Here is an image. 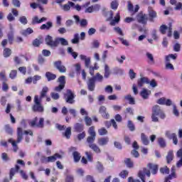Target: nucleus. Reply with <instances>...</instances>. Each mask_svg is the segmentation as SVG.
I'll return each mask as SVG.
<instances>
[{"mask_svg":"<svg viewBox=\"0 0 182 182\" xmlns=\"http://www.w3.org/2000/svg\"><path fill=\"white\" fill-rule=\"evenodd\" d=\"M119 176L121 177V178H126V177L129 176V171L123 170L119 173Z\"/></svg>","mask_w":182,"mask_h":182,"instance_id":"3c124183","label":"nucleus"},{"mask_svg":"<svg viewBox=\"0 0 182 182\" xmlns=\"http://www.w3.org/2000/svg\"><path fill=\"white\" fill-rule=\"evenodd\" d=\"M39 120V121H38ZM45 119L36 117L33 119L28 122L30 127H37V129H43L45 127Z\"/></svg>","mask_w":182,"mask_h":182,"instance_id":"20e7f679","label":"nucleus"},{"mask_svg":"<svg viewBox=\"0 0 182 182\" xmlns=\"http://www.w3.org/2000/svg\"><path fill=\"white\" fill-rule=\"evenodd\" d=\"M141 140L144 146H149L150 141H149V137L146 136V134H141Z\"/></svg>","mask_w":182,"mask_h":182,"instance_id":"393cba45","label":"nucleus"},{"mask_svg":"<svg viewBox=\"0 0 182 182\" xmlns=\"http://www.w3.org/2000/svg\"><path fill=\"white\" fill-rule=\"evenodd\" d=\"M124 163L128 168H133L134 167V164L132 162L130 158H126L124 160Z\"/></svg>","mask_w":182,"mask_h":182,"instance_id":"bb28decb","label":"nucleus"},{"mask_svg":"<svg viewBox=\"0 0 182 182\" xmlns=\"http://www.w3.org/2000/svg\"><path fill=\"white\" fill-rule=\"evenodd\" d=\"M58 82H60V85H63L65 86V85H66L65 77L64 75L60 76L58 77Z\"/></svg>","mask_w":182,"mask_h":182,"instance_id":"5fc2aeb1","label":"nucleus"},{"mask_svg":"<svg viewBox=\"0 0 182 182\" xmlns=\"http://www.w3.org/2000/svg\"><path fill=\"white\" fill-rule=\"evenodd\" d=\"M63 136L69 139H70V136H72V127H68L65 129V132L63 134Z\"/></svg>","mask_w":182,"mask_h":182,"instance_id":"473e14b6","label":"nucleus"},{"mask_svg":"<svg viewBox=\"0 0 182 182\" xmlns=\"http://www.w3.org/2000/svg\"><path fill=\"white\" fill-rule=\"evenodd\" d=\"M148 14L150 22H154V18H157V12L153 10V7L149 6L148 8Z\"/></svg>","mask_w":182,"mask_h":182,"instance_id":"f8f14e48","label":"nucleus"},{"mask_svg":"<svg viewBox=\"0 0 182 182\" xmlns=\"http://www.w3.org/2000/svg\"><path fill=\"white\" fill-rule=\"evenodd\" d=\"M1 159L4 160V161H9L11 159H9V156H8V154L4 152L1 154Z\"/></svg>","mask_w":182,"mask_h":182,"instance_id":"e2e57ef3","label":"nucleus"},{"mask_svg":"<svg viewBox=\"0 0 182 182\" xmlns=\"http://www.w3.org/2000/svg\"><path fill=\"white\" fill-rule=\"evenodd\" d=\"M0 78L1 80H3V82H6L8 79L6 78V75H5V71L0 73Z\"/></svg>","mask_w":182,"mask_h":182,"instance_id":"0e129e2a","label":"nucleus"},{"mask_svg":"<svg viewBox=\"0 0 182 182\" xmlns=\"http://www.w3.org/2000/svg\"><path fill=\"white\" fill-rule=\"evenodd\" d=\"M73 156L75 163H79V161H80V159H82V156L80 155V153H79L77 151H75L73 153Z\"/></svg>","mask_w":182,"mask_h":182,"instance_id":"c756f323","label":"nucleus"},{"mask_svg":"<svg viewBox=\"0 0 182 182\" xmlns=\"http://www.w3.org/2000/svg\"><path fill=\"white\" fill-rule=\"evenodd\" d=\"M46 43L48 46H50V48H58L59 46V41L57 38L53 41V38L49 35L46 37Z\"/></svg>","mask_w":182,"mask_h":182,"instance_id":"423d86ee","label":"nucleus"},{"mask_svg":"<svg viewBox=\"0 0 182 182\" xmlns=\"http://www.w3.org/2000/svg\"><path fill=\"white\" fill-rule=\"evenodd\" d=\"M47 20L48 18H46V17H42L41 19H39V17H38V16H36L32 18L31 23L32 25H36L38 23H42V22H45V21Z\"/></svg>","mask_w":182,"mask_h":182,"instance_id":"aec40b11","label":"nucleus"},{"mask_svg":"<svg viewBox=\"0 0 182 182\" xmlns=\"http://www.w3.org/2000/svg\"><path fill=\"white\" fill-rule=\"evenodd\" d=\"M97 144L98 146H107V144H109V137L104 136V137L99 138L97 139Z\"/></svg>","mask_w":182,"mask_h":182,"instance_id":"dca6fc26","label":"nucleus"},{"mask_svg":"<svg viewBox=\"0 0 182 182\" xmlns=\"http://www.w3.org/2000/svg\"><path fill=\"white\" fill-rule=\"evenodd\" d=\"M168 29V27L164 24L161 25L159 28V31L162 35H166V31Z\"/></svg>","mask_w":182,"mask_h":182,"instance_id":"603ef678","label":"nucleus"},{"mask_svg":"<svg viewBox=\"0 0 182 182\" xmlns=\"http://www.w3.org/2000/svg\"><path fill=\"white\" fill-rule=\"evenodd\" d=\"M159 171L161 174H170V168L167 166L160 168Z\"/></svg>","mask_w":182,"mask_h":182,"instance_id":"4c0bfd02","label":"nucleus"},{"mask_svg":"<svg viewBox=\"0 0 182 182\" xmlns=\"http://www.w3.org/2000/svg\"><path fill=\"white\" fill-rule=\"evenodd\" d=\"M166 69L169 70H174V66L173 64L170 63V62H166Z\"/></svg>","mask_w":182,"mask_h":182,"instance_id":"69168bd1","label":"nucleus"},{"mask_svg":"<svg viewBox=\"0 0 182 182\" xmlns=\"http://www.w3.org/2000/svg\"><path fill=\"white\" fill-rule=\"evenodd\" d=\"M108 132L107 129L105 127H102L98 129V134L100 136H106Z\"/></svg>","mask_w":182,"mask_h":182,"instance_id":"de8ad7c7","label":"nucleus"},{"mask_svg":"<svg viewBox=\"0 0 182 182\" xmlns=\"http://www.w3.org/2000/svg\"><path fill=\"white\" fill-rule=\"evenodd\" d=\"M41 40L36 38L33 41V46L38 48V47L41 46Z\"/></svg>","mask_w":182,"mask_h":182,"instance_id":"680f3d73","label":"nucleus"},{"mask_svg":"<svg viewBox=\"0 0 182 182\" xmlns=\"http://www.w3.org/2000/svg\"><path fill=\"white\" fill-rule=\"evenodd\" d=\"M73 130L75 133H82V132L85 130V125L83 124L77 122L74 124Z\"/></svg>","mask_w":182,"mask_h":182,"instance_id":"2eb2a0df","label":"nucleus"},{"mask_svg":"<svg viewBox=\"0 0 182 182\" xmlns=\"http://www.w3.org/2000/svg\"><path fill=\"white\" fill-rule=\"evenodd\" d=\"M54 67L60 72V73H66V67L62 65L61 60L54 62Z\"/></svg>","mask_w":182,"mask_h":182,"instance_id":"1a4fd4ad","label":"nucleus"},{"mask_svg":"<svg viewBox=\"0 0 182 182\" xmlns=\"http://www.w3.org/2000/svg\"><path fill=\"white\" fill-rule=\"evenodd\" d=\"M110 6L111 8L114 10V11H116L117 10V8H119V1H112L111 2V4H110Z\"/></svg>","mask_w":182,"mask_h":182,"instance_id":"49530a36","label":"nucleus"},{"mask_svg":"<svg viewBox=\"0 0 182 182\" xmlns=\"http://www.w3.org/2000/svg\"><path fill=\"white\" fill-rule=\"evenodd\" d=\"M18 75V71L16 70H12L9 74L10 79H15Z\"/></svg>","mask_w":182,"mask_h":182,"instance_id":"6e6d98bb","label":"nucleus"},{"mask_svg":"<svg viewBox=\"0 0 182 182\" xmlns=\"http://www.w3.org/2000/svg\"><path fill=\"white\" fill-rule=\"evenodd\" d=\"M127 127L130 132H134L136 130V127L132 120H129L127 123Z\"/></svg>","mask_w":182,"mask_h":182,"instance_id":"ea45409f","label":"nucleus"},{"mask_svg":"<svg viewBox=\"0 0 182 182\" xmlns=\"http://www.w3.org/2000/svg\"><path fill=\"white\" fill-rule=\"evenodd\" d=\"M97 169L100 173H103V170H105V167H103V164L100 162L97 163Z\"/></svg>","mask_w":182,"mask_h":182,"instance_id":"bf43d9fd","label":"nucleus"},{"mask_svg":"<svg viewBox=\"0 0 182 182\" xmlns=\"http://www.w3.org/2000/svg\"><path fill=\"white\" fill-rule=\"evenodd\" d=\"M89 147L97 154L102 153V150H100V148L96 144H90Z\"/></svg>","mask_w":182,"mask_h":182,"instance_id":"2f4dec72","label":"nucleus"},{"mask_svg":"<svg viewBox=\"0 0 182 182\" xmlns=\"http://www.w3.org/2000/svg\"><path fill=\"white\" fill-rule=\"evenodd\" d=\"M5 130L8 133V134H12V133H14V130L11 129V127L9 125L5 126Z\"/></svg>","mask_w":182,"mask_h":182,"instance_id":"774afa93","label":"nucleus"},{"mask_svg":"<svg viewBox=\"0 0 182 182\" xmlns=\"http://www.w3.org/2000/svg\"><path fill=\"white\" fill-rule=\"evenodd\" d=\"M95 82H96V77H92L89 79L88 82H87V87H88V90H90V92L95 91V89L96 87Z\"/></svg>","mask_w":182,"mask_h":182,"instance_id":"9d476101","label":"nucleus"},{"mask_svg":"<svg viewBox=\"0 0 182 182\" xmlns=\"http://www.w3.org/2000/svg\"><path fill=\"white\" fill-rule=\"evenodd\" d=\"M105 77L107 79L110 76V68H109V65H105Z\"/></svg>","mask_w":182,"mask_h":182,"instance_id":"c03bdc74","label":"nucleus"},{"mask_svg":"<svg viewBox=\"0 0 182 182\" xmlns=\"http://www.w3.org/2000/svg\"><path fill=\"white\" fill-rule=\"evenodd\" d=\"M71 42L74 45H76V43H77L79 42V34L78 33H75L74 35V38L72 40Z\"/></svg>","mask_w":182,"mask_h":182,"instance_id":"052dcab7","label":"nucleus"},{"mask_svg":"<svg viewBox=\"0 0 182 182\" xmlns=\"http://www.w3.org/2000/svg\"><path fill=\"white\" fill-rule=\"evenodd\" d=\"M173 159H174V153L173 151H169L166 156V163L167 164H170L171 161H173Z\"/></svg>","mask_w":182,"mask_h":182,"instance_id":"7c9ffc66","label":"nucleus"},{"mask_svg":"<svg viewBox=\"0 0 182 182\" xmlns=\"http://www.w3.org/2000/svg\"><path fill=\"white\" fill-rule=\"evenodd\" d=\"M124 99L127 100V102H129V105H136V100H134V97L132 96V95H125Z\"/></svg>","mask_w":182,"mask_h":182,"instance_id":"cd10ccee","label":"nucleus"},{"mask_svg":"<svg viewBox=\"0 0 182 182\" xmlns=\"http://www.w3.org/2000/svg\"><path fill=\"white\" fill-rule=\"evenodd\" d=\"M19 170H21V167L18 165H15L14 168H10L9 179L12 180V178H14V176H15L16 173H18Z\"/></svg>","mask_w":182,"mask_h":182,"instance_id":"4468645a","label":"nucleus"},{"mask_svg":"<svg viewBox=\"0 0 182 182\" xmlns=\"http://www.w3.org/2000/svg\"><path fill=\"white\" fill-rule=\"evenodd\" d=\"M85 137H86V132L85 131H82L81 133L77 135V139L78 141H82V140H83Z\"/></svg>","mask_w":182,"mask_h":182,"instance_id":"a18cd8bd","label":"nucleus"},{"mask_svg":"<svg viewBox=\"0 0 182 182\" xmlns=\"http://www.w3.org/2000/svg\"><path fill=\"white\" fill-rule=\"evenodd\" d=\"M86 126H92V118H90L89 116H86L84 119Z\"/></svg>","mask_w":182,"mask_h":182,"instance_id":"864d4df0","label":"nucleus"},{"mask_svg":"<svg viewBox=\"0 0 182 182\" xmlns=\"http://www.w3.org/2000/svg\"><path fill=\"white\" fill-rule=\"evenodd\" d=\"M46 77L48 82H52V80H55L57 77L55 74H53L49 71L46 73Z\"/></svg>","mask_w":182,"mask_h":182,"instance_id":"5701e85b","label":"nucleus"},{"mask_svg":"<svg viewBox=\"0 0 182 182\" xmlns=\"http://www.w3.org/2000/svg\"><path fill=\"white\" fill-rule=\"evenodd\" d=\"M146 167L147 168H143V169L139 171L138 173V176L141 178L142 182H146V176L147 177H150L151 174L156 176V174L159 173V165L157 164L149 163L146 165Z\"/></svg>","mask_w":182,"mask_h":182,"instance_id":"f03ea898","label":"nucleus"},{"mask_svg":"<svg viewBox=\"0 0 182 182\" xmlns=\"http://www.w3.org/2000/svg\"><path fill=\"white\" fill-rule=\"evenodd\" d=\"M63 89H65V85H63V84H59L58 86L55 87V92H62Z\"/></svg>","mask_w":182,"mask_h":182,"instance_id":"338daca9","label":"nucleus"},{"mask_svg":"<svg viewBox=\"0 0 182 182\" xmlns=\"http://www.w3.org/2000/svg\"><path fill=\"white\" fill-rule=\"evenodd\" d=\"M52 26H53V23L51 21H48L46 24L41 25L40 29H41V31H49Z\"/></svg>","mask_w":182,"mask_h":182,"instance_id":"b1692460","label":"nucleus"},{"mask_svg":"<svg viewBox=\"0 0 182 182\" xmlns=\"http://www.w3.org/2000/svg\"><path fill=\"white\" fill-rule=\"evenodd\" d=\"M64 100L66 103L69 105H73L75 103V94L70 90H67L66 93L64 94Z\"/></svg>","mask_w":182,"mask_h":182,"instance_id":"39448f33","label":"nucleus"},{"mask_svg":"<svg viewBox=\"0 0 182 182\" xmlns=\"http://www.w3.org/2000/svg\"><path fill=\"white\" fill-rule=\"evenodd\" d=\"M149 18H147V14L143 13H139L136 15V21L139 23H141L142 25H146L147 21Z\"/></svg>","mask_w":182,"mask_h":182,"instance_id":"0eeeda50","label":"nucleus"},{"mask_svg":"<svg viewBox=\"0 0 182 182\" xmlns=\"http://www.w3.org/2000/svg\"><path fill=\"white\" fill-rule=\"evenodd\" d=\"M48 92H49V88L48 87H43L40 92V97L35 95L34 105L32 107L33 112L43 113L45 109L43 108V105H42V99L46 97Z\"/></svg>","mask_w":182,"mask_h":182,"instance_id":"f257e3e1","label":"nucleus"},{"mask_svg":"<svg viewBox=\"0 0 182 182\" xmlns=\"http://www.w3.org/2000/svg\"><path fill=\"white\" fill-rule=\"evenodd\" d=\"M87 133L89 136H96V131L95 130V126H92L88 129Z\"/></svg>","mask_w":182,"mask_h":182,"instance_id":"37998d69","label":"nucleus"},{"mask_svg":"<svg viewBox=\"0 0 182 182\" xmlns=\"http://www.w3.org/2000/svg\"><path fill=\"white\" fill-rule=\"evenodd\" d=\"M68 53H70V55H71L75 59H76L79 55L77 53L73 51V48H72V47L68 48Z\"/></svg>","mask_w":182,"mask_h":182,"instance_id":"e433bc0d","label":"nucleus"},{"mask_svg":"<svg viewBox=\"0 0 182 182\" xmlns=\"http://www.w3.org/2000/svg\"><path fill=\"white\" fill-rule=\"evenodd\" d=\"M144 83H146V85H149V83H150V80H149V77H142L137 80L139 87H143V85H144Z\"/></svg>","mask_w":182,"mask_h":182,"instance_id":"6ab92c4d","label":"nucleus"},{"mask_svg":"<svg viewBox=\"0 0 182 182\" xmlns=\"http://www.w3.org/2000/svg\"><path fill=\"white\" fill-rule=\"evenodd\" d=\"M57 41H58V45H59V42H60L63 46H68V45H69V43L68 42V41H66V39L63 38H57Z\"/></svg>","mask_w":182,"mask_h":182,"instance_id":"09e8293b","label":"nucleus"},{"mask_svg":"<svg viewBox=\"0 0 182 182\" xmlns=\"http://www.w3.org/2000/svg\"><path fill=\"white\" fill-rule=\"evenodd\" d=\"M12 54V51L10 48H6L4 50L3 55L5 58H9Z\"/></svg>","mask_w":182,"mask_h":182,"instance_id":"a19ab883","label":"nucleus"},{"mask_svg":"<svg viewBox=\"0 0 182 182\" xmlns=\"http://www.w3.org/2000/svg\"><path fill=\"white\" fill-rule=\"evenodd\" d=\"M171 59L176 60V59H177V54H169L168 55H166L165 58V61L170 62Z\"/></svg>","mask_w":182,"mask_h":182,"instance_id":"58836bf2","label":"nucleus"},{"mask_svg":"<svg viewBox=\"0 0 182 182\" xmlns=\"http://www.w3.org/2000/svg\"><path fill=\"white\" fill-rule=\"evenodd\" d=\"M7 38H8L9 43L10 45H12V43H14V39L15 38V33H14V31H11L8 33Z\"/></svg>","mask_w":182,"mask_h":182,"instance_id":"c85d7f7f","label":"nucleus"},{"mask_svg":"<svg viewBox=\"0 0 182 182\" xmlns=\"http://www.w3.org/2000/svg\"><path fill=\"white\" fill-rule=\"evenodd\" d=\"M158 144L161 149H164L167 146V144L166 143V139H164V138L163 137L158 138Z\"/></svg>","mask_w":182,"mask_h":182,"instance_id":"72a5a7b5","label":"nucleus"},{"mask_svg":"<svg viewBox=\"0 0 182 182\" xmlns=\"http://www.w3.org/2000/svg\"><path fill=\"white\" fill-rule=\"evenodd\" d=\"M9 143H11L13 146V151H14V153H16V151H18V150L19 149L18 145L16 144V141H14V139H9Z\"/></svg>","mask_w":182,"mask_h":182,"instance_id":"c9c22d12","label":"nucleus"},{"mask_svg":"<svg viewBox=\"0 0 182 182\" xmlns=\"http://www.w3.org/2000/svg\"><path fill=\"white\" fill-rule=\"evenodd\" d=\"M19 22H21L22 25H26L28 23V18H26V16H22L19 18Z\"/></svg>","mask_w":182,"mask_h":182,"instance_id":"4d7b16f0","label":"nucleus"},{"mask_svg":"<svg viewBox=\"0 0 182 182\" xmlns=\"http://www.w3.org/2000/svg\"><path fill=\"white\" fill-rule=\"evenodd\" d=\"M23 139V131L22 128L18 127L17 128V141L16 143H21L22 139Z\"/></svg>","mask_w":182,"mask_h":182,"instance_id":"412c9836","label":"nucleus"},{"mask_svg":"<svg viewBox=\"0 0 182 182\" xmlns=\"http://www.w3.org/2000/svg\"><path fill=\"white\" fill-rule=\"evenodd\" d=\"M31 33H33V30L31 28H28L22 32L23 36H28V35H31Z\"/></svg>","mask_w":182,"mask_h":182,"instance_id":"8fccbe9b","label":"nucleus"},{"mask_svg":"<svg viewBox=\"0 0 182 182\" xmlns=\"http://www.w3.org/2000/svg\"><path fill=\"white\" fill-rule=\"evenodd\" d=\"M165 136L169 139V140H173V144L177 146L178 144V139L177 138V134L176 133H170V131H166L165 133Z\"/></svg>","mask_w":182,"mask_h":182,"instance_id":"6e6552de","label":"nucleus"},{"mask_svg":"<svg viewBox=\"0 0 182 182\" xmlns=\"http://www.w3.org/2000/svg\"><path fill=\"white\" fill-rule=\"evenodd\" d=\"M157 116H159L160 119H166V114H164V112H163L161 107H160V106L159 105H154L152 107V122H154L155 123H157V122H159V117H157Z\"/></svg>","mask_w":182,"mask_h":182,"instance_id":"7ed1b4c3","label":"nucleus"},{"mask_svg":"<svg viewBox=\"0 0 182 182\" xmlns=\"http://www.w3.org/2000/svg\"><path fill=\"white\" fill-rule=\"evenodd\" d=\"M95 140H96V136L90 135L89 136L87 137V143L88 144H95Z\"/></svg>","mask_w":182,"mask_h":182,"instance_id":"79ce46f5","label":"nucleus"},{"mask_svg":"<svg viewBox=\"0 0 182 182\" xmlns=\"http://www.w3.org/2000/svg\"><path fill=\"white\" fill-rule=\"evenodd\" d=\"M151 91L148 90L147 89H142L141 92H140V95L144 99H149V96H150Z\"/></svg>","mask_w":182,"mask_h":182,"instance_id":"a878e982","label":"nucleus"},{"mask_svg":"<svg viewBox=\"0 0 182 182\" xmlns=\"http://www.w3.org/2000/svg\"><path fill=\"white\" fill-rule=\"evenodd\" d=\"M119 22H120V13L119 12L117 13L116 16H114V19L112 20V21L110 22V25H112L113 26Z\"/></svg>","mask_w":182,"mask_h":182,"instance_id":"f704fd0d","label":"nucleus"},{"mask_svg":"<svg viewBox=\"0 0 182 182\" xmlns=\"http://www.w3.org/2000/svg\"><path fill=\"white\" fill-rule=\"evenodd\" d=\"M139 9H140L139 5H136L134 8L133 4H132L130 1H128V11L129 12H131L132 14H136V12H139Z\"/></svg>","mask_w":182,"mask_h":182,"instance_id":"a211bd4d","label":"nucleus"},{"mask_svg":"<svg viewBox=\"0 0 182 182\" xmlns=\"http://www.w3.org/2000/svg\"><path fill=\"white\" fill-rule=\"evenodd\" d=\"M18 15H19V12L18 11V10H16V9H12L11 13H9L7 16V19L9 22H12L15 21L14 16H18Z\"/></svg>","mask_w":182,"mask_h":182,"instance_id":"9b49d317","label":"nucleus"},{"mask_svg":"<svg viewBox=\"0 0 182 182\" xmlns=\"http://www.w3.org/2000/svg\"><path fill=\"white\" fill-rule=\"evenodd\" d=\"M57 159H62V155L60 154H55L53 156H48V163H53L56 161Z\"/></svg>","mask_w":182,"mask_h":182,"instance_id":"4be33fe9","label":"nucleus"},{"mask_svg":"<svg viewBox=\"0 0 182 182\" xmlns=\"http://www.w3.org/2000/svg\"><path fill=\"white\" fill-rule=\"evenodd\" d=\"M156 103L158 105H165L166 106H171V105H173L171 100H170V99L166 100V97H161V98L159 99L156 101Z\"/></svg>","mask_w":182,"mask_h":182,"instance_id":"ddd939ff","label":"nucleus"},{"mask_svg":"<svg viewBox=\"0 0 182 182\" xmlns=\"http://www.w3.org/2000/svg\"><path fill=\"white\" fill-rule=\"evenodd\" d=\"M94 11H100V5L95 4L94 6H89L85 9V14H92Z\"/></svg>","mask_w":182,"mask_h":182,"instance_id":"f3484780","label":"nucleus"},{"mask_svg":"<svg viewBox=\"0 0 182 182\" xmlns=\"http://www.w3.org/2000/svg\"><path fill=\"white\" fill-rule=\"evenodd\" d=\"M75 177L73 175H66L65 182H74Z\"/></svg>","mask_w":182,"mask_h":182,"instance_id":"13d9d810","label":"nucleus"}]
</instances>
